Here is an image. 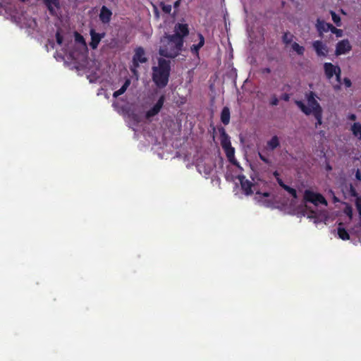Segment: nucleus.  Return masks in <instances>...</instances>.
<instances>
[{
  "label": "nucleus",
  "mask_w": 361,
  "mask_h": 361,
  "mask_svg": "<svg viewBox=\"0 0 361 361\" xmlns=\"http://www.w3.org/2000/svg\"><path fill=\"white\" fill-rule=\"evenodd\" d=\"M188 35L189 27L188 24H176L173 34H166L161 38L159 54L166 58H176L182 51L184 44V38Z\"/></svg>",
  "instance_id": "obj_1"
},
{
  "label": "nucleus",
  "mask_w": 361,
  "mask_h": 361,
  "mask_svg": "<svg viewBox=\"0 0 361 361\" xmlns=\"http://www.w3.org/2000/svg\"><path fill=\"white\" fill-rule=\"evenodd\" d=\"M170 73L171 61L159 58L157 66L152 67V80L158 87H165L169 82Z\"/></svg>",
  "instance_id": "obj_2"
},
{
  "label": "nucleus",
  "mask_w": 361,
  "mask_h": 361,
  "mask_svg": "<svg viewBox=\"0 0 361 361\" xmlns=\"http://www.w3.org/2000/svg\"><path fill=\"white\" fill-rule=\"evenodd\" d=\"M305 97L309 106H307L302 101H295V104L305 115L309 116L313 112L322 110V106L316 99L317 95L314 92L310 91L306 93Z\"/></svg>",
  "instance_id": "obj_3"
},
{
  "label": "nucleus",
  "mask_w": 361,
  "mask_h": 361,
  "mask_svg": "<svg viewBox=\"0 0 361 361\" xmlns=\"http://www.w3.org/2000/svg\"><path fill=\"white\" fill-rule=\"evenodd\" d=\"M148 61L146 53L142 47H137L134 49V55L132 59V64L130 66V70L133 75L137 78L139 76L137 68L140 63H145Z\"/></svg>",
  "instance_id": "obj_4"
},
{
  "label": "nucleus",
  "mask_w": 361,
  "mask_h": 361,
  "mask_svg": "<svg viewBox=\"0 0 361 361\" xmlns=\"http://www.w3.org/2000/svg\"><path fill=\"white\" fill-rule=\"evenodd\" d=\"M303 201L310 202L315 206L322 204L326 206L328 202L325 197L320 193L315 192L311 190H305L303 195Z\"/></svg>",
  "instance_id": "obj_5"
},
{
  "label": "nucleus",
  "mask_w": 361,
  "mask_h": 361,
  "mask_svg": "<svg viewBox=\"0 0 361 361\" xmlns=\"http://www.w3.org/2000/svg\"><path fill=\"white\" fill-rule=\"evenodd\" d=\"M352 49V46L348 39H342L339 41L336 46L335 54L341 56L345 54Z\"/></svg>",
  "instance_id": "obj_6"
},
{
  "label": "nucleus",
  "mask_w": 361,
  "mask_h": 361,
  "mask_svg": "<svg viewBox=\"0 0 361 361\" xmlns=\"http://www.w3.org/2000/svg\"><path fill=\"white\" fill-rule=\"evenodd\" d=\"M165 102V96L161 95L157 103L153 106L152 108H151L149 110H148L146 112V118H152L156 115H157L159 111H161V108L163 107L164 103Z\"/></svg>",
  "instance_id": "obj_7"
},
{
  "label": "nucleus",
  "mask_w": 361,
  "mask_h": 361,
  "mask_svg": "<svg viewBox=\"0 0 361 361\" xmlns=\"http://www.w3.org/2000/svg\"><path fill=\"white\" fill-rule=\"evenodd\" d=\"M90 35L91 37L90 47L92 49H96L98 47V45H99V42H101L102 39H103L105 37L106 33L105 32L98 33L95 31L94 29H91L90 30Z\"/></svg>",
  "instance_id": "obj_8"
},
{
  "label": "nucleus",
  "mask_w": 361,
  "mask_h": 361,
  "mask_svg": "<svg viewBox=\"0 0 361 361\" xmlns=\"http://www.w3.org/2000/svg\"><path fill=\"white\" fill-rule=\"evenodd\" d=\"M312 47L318 56L326 57L328 55L329 49L322 41H314L312 42Z\"/></svg>",
  "instance_id": "obj_9"
},
{
  "label": "nucleus",
  "mask_w": 361,
  "mask_h": 361,
  "mask_svg": "<svg viewBox=\"0 0 361 361\" xmlns=\"http://www.w3.org/2000/svg\"><path fill=\"white\" fill-rule=\"evenodd\" d=\"M197 37L198 40L197 44H194L190 47V51L193 56L199 57V52L200 49L204 45L205 39L203 35L200 32L197 34Z\"/></svg>",
  "instance_id": "obj_10"
},
{
  "label": "nucleus",
  "mask_w": 361,
  "mask_h": 361,
  "mask_svg": "<svg viewBox=\"0 0 361 361\" xmlns=\"http://www.w3.org/2000/svg\"><path fill=\"white\" fill-rule=\"evenodd\" d=\"M42 2L51 16H56L57 15L56 10L60 8V0H42Z\"/></svg>",
  "instance_id": "obj_11"
},
{
  "label": "nucleus",
  "mask_w": 361,
  "mask_h": 361,
  "mask_svg": "<svg viewBox=\"0 0 361 361\" xmlns=\"http://www.w3.org/2000/svg\"><path fill=\"white\" fill-rule=\"evenodd\" d=\"M113 13L106 6H102L99 14V20L104 25L109 24L111 20Z\"/></svg>",
  "instance_id": "obj_12"
},
{
  "label": "nucleus",
  "mask_w": 361,
  "mask_h": 361,
  "mask_svg": "<svg viewBox=\"0 0 361 361\" xmlns=\"http://www.w3.org/2000/svg\"><path fill=\"white\" fill-rule=\"evenodd\" d=\"M316 28L319 33V37H322L324 32H327L332 27V24L326 23L324 20L318 18L316 23Z\"/></svg>",
  "instance_id": "obj_13"
},
{
  "label": "nucleus",
  "mask_w": 361,
  "mask_h": 361,
  "mask_svg": "<svg viewBox=\"0 0 361 361\" xmlns=\"http://www.w3.org/2000/svg\"><path fill=\"white\" fill-rule=\"evenodd\" d=\"M238 179L240 183L241 188L246 195L252 194V187L253 184L252 182L245 178L244 176H239Z\"/></svg>",
  "instance_id": "obj_14"
},
{
  "label": "nucleus",
  "mask_w": 361,
  "mask_h": 361,
  "mask_svg": "<svg viewBox=\"0 0 361 361\" xmlns=\"http://www.w3.org/2000/svg\"><path fill=\"white\" fill-rule=\"evenodd\" d=\"M338 66H334L331 63L326 62L324 64V73L328 80H331L337 72Z\"/></svg>",
  "instance_id": "obj_15"
},
{
  "label": "nucleus",
  "mask_w": 361,
  "mask_h": 361,
  "mask_svg": "<svg viewBox=\"0 0 361 361\" xmlns=\"http://www.w3.org/2000/svg\"><path fill=\"white\" fill-rule=\"evenodd\" d=\"M221 145L223 149L231 146L230 137L224 128L219 129Z\"/></svg>",
  "instance_id": "obj_16"
},
{
  "label": "nucleus",
  "mask_w": 361,
  "mask_h": 361,
  "mask_svg": "<svg viewBox=\"0 0 361 361\" xmlns=\"http://www.w3.org/2000/svg\"><path fill=\"white\" fill-rule=\"evenodd\" d=\"M280 145L279 137L274 135L270 140L267 141L266 149L267 150L274 151Z\"/></svg>",
  "instance_id": "obj_17"
},
{
  "label": "nucleus",
  "mask_w": 361,
  "mask_h": 361,
  "mask_svg": "<svg viewBox=\"0 0 361 361\" xmlns=\"http://www.w3.org/2000/svg\"><path fill=\"white\" fill-rule=\"evenodd\" d=\"M231 114L230 109L227 106H224L221 113V121L225 125H228L230 122Z\"/></svg>",
  "instance_id": "obj_18"
},
{
  "label": "nucleus",
  "mask_w": 361,
  "mask_h": 361,
  "mask_svg": "<svg viewBox=\"0 0 361 361\" xmlns=\"http://www.w3.org/2000/svg\"><path fill=\"white\" fill-rule=\"evenodd\" d=\"M224 149L228 161L233 164H235L236 161L235 159V149L232 146H230L224 148Z\"/></svg>",
  "instance_id": "obj_19"
},
{
  "label": "nucleus",
  "mask_w": 361,
  "mask_h": 361,
  "mask_svg": "<svg viewBox=\"0 0 361 361\" xmlns=\"http://www.w3.org/2000/svg\"><path fill=\"white\" fill-rule=\"evenodd\" d=\"M130 85V80L126 79V81L124 82L123 85H122V87L119 90L115 91L113 93V97L114 98H117L120 95L123 94L126 91V90L128 89V87H129Z\"/></svg>",
  "instance_id": "obj_20"
},
{
  "label": "nucleus",
  "mask_w": 361,
  "mask_h": 361,
  "mask_svg": "<svg viewBox=\"0 0 361 361\" xmlns=\"http://www.w3.org/2000/svg\"><path fill=\"white\" fill-rule=\"evenodd\" d=\"M343 223H340L338 227V237L343 240H347L350 239V235L348 231L343 226Z\"/></svg>",
  "instance_id": "obj_21"
},
{
  "label": "nucleus",
  "mask_w": 361,
  "mask_h": 361,
  "mask_svg": "<svg viewBox=\"0 0 361 361\" xmlns=\"http://www.w3.org/2000/svg\"><path fill=\"white\" fill-rule=\"evenodd\" d=\"M351 131L354 136L361 140V124L359 122L354 123L352 125Z\"/></svg>",
  "instance_id": "obj_22"
},
{
  "label": "nucleus",
  "mask_w": 361,
  "mask_h": 361,
  "mask_svg": "<svg viewBox=\"0 0 361 361\" xmlns=\"http://www.w3.org/2000/svg\"><path fill=\"white\" fill-rule=\"evenodd\" d=\"M292 49L296 52V54L299 56H302L305 53V47L303 46L300 45L297 42H293L291 45Z\"/></svg>",
  "instance_id": "obj_23"
},
{
  "label": "nucleus",
  "mask_w": 361,
  "mask_h": 361,
  "mask_svg": "<svg viewBox=\"0 0 361 361\" xmlns=\"http://www.w3.org/2000/svg\"><path fill=\"white\" fill-rule=\"evenodd\" d=\"M293 38V35L289 32H285L282 36V42L286 45H288L292 42Z\"/></svg>",
  "instance_id": "obj_24"
},
{
  "label": "nucleus",
  "mask_w": 361,
  "mask_h": 361,
  "mask_svg": "<svg viewBox=\"0 0 361 361\" xmlns=\"http://www.w3.org/2000/svg\"><path fill=\"white\" fill-rule=\"evenodd\" d=\"M322 110H320L312 113L317 120V122L315 123L316 128H317L319 126H321L322 123Z\"/></svg>",
  "instance_id": "obj_25"
},
{
  "label": "nucleus",
  "mask_w": 361,
  "mask_h": 361,
  "mask_svg": "<svg viewBox=\"0 0 361 361\" xmlns=\"http://www.w3.org/2000/svg\"><path fill=\"white\" fill-rule=\"evenodd\" d=\"M159 7L161 9V11L166 14L171 13L172 10V6L171 4H166L163 1L160 2Z\"/></svg>",
  "instance_id": "obj_26"
},
{
  "label": "nucleus",
  "mask_w": 361,
  "mask_h": 361,
  "mask_svg": "<svg viewBox=\"0 0 361 361\" xmlns=\"http://www.w3.org/2000/svg\"><path fill=\"white\" fill-rule=\"evenodd\" d=\"M330 14L331 16V18H332V20L334 21V23L337 25V26H341V18L338 15H337L334 11H330Z\"/></svg>",
  "instance_id": "obj_27"
},
{
  "label": "nucleus",
  "mask_w": 361,
  "mask_h": 361,
  "mask_svg": "<svg viewBox=\"0 0 361 361\" xmlns=\"http://www.w3.org/2000/svg\"><path fill=\"white\" fill-rule=\"evenodd\" d=\"M336 76V81L338 82L337 85H334V87L335 90L340 89L341 80V68H338L337 72L334 75Z\"/></svg>",
  "instance_id": "obj_28"
},
{
  "label": "nucleus",
  "mask_w": 361,
  "mask_h": 361,
  "mask_svg": "<svg viewBox=\"0 0 361 361\" xmlns=\"http://www.w3.org/2000/svg\"><path fill=\"white\" fill-rule=\"evenodd\" d=\"M75 41L77 43L82 44L83 46H86V42L85 40V38L82 35H81L77 32L75 33Z\"/></svg>",
  "instance_id": "obj_29"
},
{
  "label": "nucleus",
  "mask_w": 361,
  "mask_h": 361,
  "mask_svg": "<svg viewBox=\"0 0 361 361\" xmlns=\"http://www.w3.org/2000/svg\"><path fill=\"white\" fill-rule=\"evenodd\" d=\"M283 189L288 192L293 198L296 199L298 198L297 191L295 189L286 185V187H283Z\"/></svg>",
  "instance_id": "obj_30"
},
{
  "label": "nucleus",
  "mask_w": 361,
  "mask_h": 361,
  "mask_svg": "<svg viewBox=\"0 0 361 361\" xmlns=\"http://www.w3.org/2000/svg\"><path fill=\"white\" fill-rule=\"evenodd\" d=\"M329 31H331L332 33L335 34L336 35V37H342V35H343L342 30L335 27L333 25H332V27H331V29H329Z\"/></svg>",
  "instance_id": "obj_31"
},
{
  "label": "nucleus",
  "mask_w": 361,
  "mask_h": 361,
  "mask_svg": "<svg viewBox=\"0 0 361 361\" xmlns=\"http://www.w3.org/2000/svg\"><path fill=\"white\" fill-rule=\"evenodd\" d=\"M355 206L357 208V210L359 213V215L361 216V197H357L355 200Z\"/></svg>",
  "instance_id": "obj_32"
},
{
  "label": "nucleus",
  "mask_w": 361,
  "mask_h": 361,
  "mask_svg": "<svg viewBox=\"0 0 361 361\" xmlns=\"http://www.w3.org/2000/svg\"><path fill=\"white\" fill-rule=\"evenodd\" d=\"M344 212L351 219L353 218V209L350 205H347L344 209Z\"/></svg>",
  "instance_id": "obj_33"
},
{
  "label": "nucleus",
  "mask_w": 361,
  "mask_h": 361,
  "mask_svg": "<svg viewBox=\"0 0 361 361\" xmlns=\"http://www.w3.org/2000/svg\"><path fill=\"white\" fill-rule=\"evenodd\" d=\"M269 104L271 106H277L279 104V99L275 94L271 96L269 101Z\"/></svg>",
  "instance_id": "obj_34"
},
{
  "label": "nucleus",
  "mask_w": 361,
  "mask_h": 361,
  "mask_svg": "<svg viewBox=\"0 0 361 361\" xmlns=\"http://www.w3.org/2000/svg\"><path fill=\"white\" fill-rule=\"evenodd\" d=\"M258 156L264 163L267 164H271L270 160L267 157H266L262 152H258Z\"/></svg>",
  "instance_id": "obj_35"
},
{
  "label": "nucleus",
  "mask_w": 361,
  "mask_h": 361,
  "mask_svg": "<svg viewBox=\"0 0 361 361\" xmlns=\"http://www.w3.org/2000/svg\"><path fill=\"white\" fill-rule=\"evenodd\" d=\"M258 156L264 163L267 164H271L270 160L267 157H266L262 152H258Z\"/></svg>",
  "instance_id": "obj_36"
},
{
  "label": "nucleus",
  "mask_w": 361,
  "mask_h": 361,
  "mask_svg": "<svg viewBox=\"0 0 361 361\" xmlns=\"http://www.w3.org/2000/svg\"><path fill=\"white\" fill-rule=\"evenodd\" d=\"M56 42L61 45L63 42V37L61 35V34L57 32L56 34Z\"/></svg>",
  "instance_id": "obj_37"
},
{
  "label": "nucleus",
  "mask_w": 361,
  "mask_h": 361,
  "mask_svg": "<svg viewBox=\"0 0 361 361\" xmlns=\"http://www.w3.org/2000/svg\"><path fill=\"white\" fill-rule=\"evenodd\" d=\"M350 193L353 197H358V194L353 185H350Z\"/></svg>",
  "instance_id": "obj_38"
},
{
  "label": "nucleus",
  "mask_w": 361,
  "mask_h": 361,
  "mask_svg": "<svg viewBox=\"0 0 361 361\" xmlns=\"http://www.w3.org/2000/svg\"><path fill=\"white\" fill-rule=\"evenodd\" d=\"M290 95L288 93H284L281 96V99L286 102H288L290 99Z\"/></svg>",
  "instance_id": "obj_39"
},
{
  "label": "nucleus",
  "mask_w": 361,
  "mask_h": 361,
  "mask_svg": "<svg viewBox=\"0 0 361 361\" xmlns=\"http://www.w3.org/2000/svg\"><path fill=\"white\" fill-rule=\"evenodd\" d=\"M276 181L278 184L283 189V187H286L287 185H286L282 179L280 177H276Z\"/></svg>",
  "instance_id": "obj_40"
},
{
  "label": "nucleus",
  "mask_w": 361,
  "mask_h": 361,
  "mask_svg": "<svg viewBox=\"0 0 361 361\" xmlns=\"http://www.w3.org/2000/svg\"><path fill=\"white\" fill-rule=\"evenodd\" d=\"M343 82H344L345 85L347 87H351V85H352V82H351V81H350V80L349 78H345L343 79Z\"/></svg>",
  "instance_id": "obj_41"
},
{
  "label": "nucleus",
  "mask_w": 361,
  "mask_h": 361,
  "mask_svg": "<svg viewBox=\"0 0 361 361\" xmlns=\"http://www.w3.org/2000/svg\"><path fill=\"white\" fill-rule=\"evenodd\" d=\"M355 178L357 181H361V172L359 169L355 172Z\"/></svg>",
  "instance_id": "obj_42"
},
{
  "label": "nucleus",
  "mask_w": 361,
  "mask_h": 361,
  "mask_svg": "<svg viewBox=\"0 0 361 361\" xmlns=\"http://www.w3.org/2000/svg\"><path fill=\"white\" fill-rule=\"evenodd\" d=\"M182 0H176L174 3H173V8L175 9H178L180 5V2H181Z\"/></svg>",
  "instance_id": "obj_43"
},
{
  "label": "nucleus",
  "mask_w": 361,
  "mask_h": 361,
  "mask_svg": "<svg viewBox=\"0 0 361 361\" xmlns=\"http://www.w3.org/2000/svg\"><path fill=\"white\" fill-rule=\"evenodd\" d=\"M356 115L354 114H351L348 116V119L350 121H355L356 120Z\"/></svg>",
  "instance_id": "obj_44"
},
{
  "label": "nucleus",
  "mask_w": 361,
  "mask_h": 361,
  "mask_svg": "<svg viewBox=\"0 0 361 361\" xmlns=\"http://www.w3.org/2000/svg\"><path fill=\"white\" fill-rule=\"evenodd\" d=\"M257 194L262 195L263 197H269L270 195V194L269 192H263V193L257 192Z\"/></svg>",
  "instance_id": "obj_45"
},
{
  "label": "nucleus",
  "mask_w": 361,
  "mask_h": 361,
  "mask_svg": "<svg viewBox=\"0 0 361 361\" xmlns=\"http://www.w3.org/2000/svg\"><path fill=\"white\" fill-rule=\"evenodd\" d=\"M263 73H271V69L269 68H265L263 69Z\"/></svg>",
  "instance_id": "obj_46"
},
{
  "label": "nucleus",
  "mask_w": 361,
  "mask_h": 361,
  "mask_svg": "<svg viewBox=\"0 0 361 361\" xmlns=\"http://www.w3.org/2000/svg\"><path fill=\"white\" fill-rule=\"evenodd\" d=\"M273 175L274 176V177L276 178V177H279V173L277 171H274Z\"/></svg>",
  "instance_id": "obj_47"
},
{
  "label": "nucleus",
  "mask_w": 361,
  "mask_h": 361,
  "mask_svg": "<svg viewBox=\"0 0 361 361\" xmlns=\"http://www.w3.org/2000/svg\"><path fill=\"white\" fill-rule=\"evenodd\" d=\"M326 171H331V170H332V167H331L329 164H328V165L326 166Z\"/></svg>",
  "instance_id": "obj_48"
},
{
  "label": "nucleus",
  "mask_w": 361,
  "mask_h": 361,
  "mask_svg": "<svg viewBox=\"0 0 361 361\" xmlns=\"http://www.w3.org/2000/svg\"><path fill=\"white\" fill-rule=\"evenodd\" d=\"M155 12H156V13L158 15V11H157V8H155Z\"/></svg>",
  "instance_id": "obj_49"
}]
</instances>
